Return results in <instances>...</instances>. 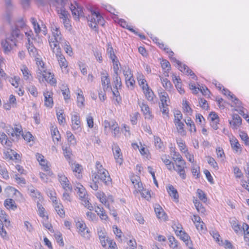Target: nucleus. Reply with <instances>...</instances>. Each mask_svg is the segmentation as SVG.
<instances>
[{
    "mask_svg": "<svg viewBox=\"0 0 249 249\" xmlns=\"http://www.w3.org/2000/svg\"><path fill=\"white\" fill-rule=\"evenodd\" d=\"M26 26L23 18L18 20L16 24L15 29H13L10 35H7L6 39L1 42V45L5 53L10 52L14 46H17L19 39H22L23 35L20 33L19 28L22 29Z\"/></svg>",
    "mask_w": 249,
    "mask_h": 249,
    "instance_id": "f257e3e1",
    "label": "nucleus"
},
{
    "mask_svg": "<svg viewBox=\"0 0 249 249\" xmlns=\"http://www.w3.org/2000/svg\"><path fill=\"white\" fill-rule=\"evenodd\" d=\"M96 167L97 170V173L93 174L92 177L96 179L99 182V181L103 182L105 185H108L111 183V179L108 171L103 167L102 165L99 161L96 163Z\"/></svg>",
    "mask_w": 249,
    "mask_h": 249,
    "instance_id": "f03ea898",
    "label": "nucleus"
},
{
    "mask_svg": "<svg viewBox=\"0 0 249 249\" xmlns=\"http://www.w3.org/2000/svg\"><path fill=\"white\" fill-rule=\"evenodd\" d=\"M55 2L58 4H60L61 7L59 8L57 7V13L59 18L63 20V23L66 28H69L71 25L68 16L70 15L68 12L66 10L65 8V2L63 0H56Z\"/></svg>",
    "mask_w": 249,
    "mask_h": 249,
    "instance_id": "7ed1b4c3",
    "label": "nucleus"
},
{
    "mask_svg": "<svg viewBox=\"0 0 249 249\" xmlns=\"http://www.w3.org/2000/svg\"><path fill=\"white\" fill-rule=\"evenodd\" d=\"M50 47L53 53L55 54L60 67L66 68L67 67V60L61 53L60 46L56 44H51V43H50Z\"/></svg>",
    "mask_w": 249,
    "mask_h": 249,
    "instance_id": "20e7f679",
    "label": "nucleus"
},
{
    "mask_svg": "<svg viewBox=\"0 0 249 249\" xmlns=\"http://www.w3.org/2000/svg\"><path fill=\"white\" fill-rule=\"evenodd\" d=\"M37 73L39 81H46L52 85L56 84V80L53 78V75L50 72L47 71L46 70H43V69H40L39 68Z\"/></svg>",
    "mask_w": 249,
    "mask_h": 249,
    "instance_id": "39448f33",
    "label": "nucleus"
},
{
    "mask_svg": "<svg viewBox=\"0 0 249 249\" xmlns=\"http://www.w3.org/2000/svg\"><path fill=\"white\" fill-rule=\"evenodd\" d=\"M52 31L54 40H53V38L49 39V44H50V43H51V44H56V45L59 46V44L62 43V42H63V41H65V39H64L63 38L61 32L59 30V28H57L56 26H55L54 27H53Z\"/></svg>",
    "mask_w": 249,
    "mask_h": 249,
    "instance_id": "423d86ee",
    "label": "nucleus"
},
{
    "mask_svg": "<svg viewBox=\"0 0 249 249\" xmlns=\"http://www.w3.org/2000/svg\"><path fill=\"white\" fill-rule=\"evenodd\" d=\"M178 162L176 164V168L175 167L174 170L178 172L180 177L183 179L186 178V174L185 171V161L184 160H181L180 158H178Z\"/></svg>",
    "mask_w": 249,
    "mask_h": 249,
    "instance_id": "0eeeda50",
    "label": "nucleus"
},
{
    "mask_svg": "<svg viewBox=\"0 0 249 249\" xmlns=\"http://www.w3.org/2000/svg\"><path fill=\"white\" fill-rule=\"evenodd\" d=\"M76 226L77 228L79 230V232L81 236L86 238H89V229L83 222H77L76 224Z\"/></svg>",
    "mask_w": 249,
    "mask_h": 249,
    "instance_id": "6e6552de",
    "label": "nucleus"
},
{
    "mask_svg": "<svg viewBox=\"0 0 249 249\" xmlns=\"http://www.w3.org/2000/svg\"><path fill=\"white\" fill-rule=\"evenodd\" d=\"M58 179L63 188L67 191H71L72 186L69 184L68 178L64 175L59 174L58 175Z\"/></svg>",
    "mask_w": 249,
    "mask_h": 249,
    "instance_id": "1a4fd4ad",
    "label": "nucleus"
},
{
    "mask_svg": "<svg viewBox=\"0 0 249 249\" xmlns=\"http://www.w3.org/2000/svg\"><path fill=\"white\" fill-rule=\"evenodd\" d=\"M142 89L146 99L149 101H153L155 95L152 90L149 88L148 84H146L145 86H143Z\"/></svg>",
    "mask_w": 249,
    "mask_h": 249,
    "instance_id": "9d476101",
    "label": "nucleus"
},
{
    "mask_svg": "<svg viewBox=\"0 0 249 249\" xmlns=\"http://www.w3.org/2000/svg\"><path fill=\"white\" fill-rule=\"evenodd\" d=\"M231 125H232L233 129H237L242 123L241 118L237 114H234L232 116V120L230 121Z\"/></svg>",
    "mask_w": 249,
    "mask_h": 249,
    "instance_id": "9b49d317",
    "label": "nucleus"
},
{
    "mask_svg": "<svg viewBox=\"0 0 249 249\" xmlns=\"http://www.w3.org/2000/svg\"><path fill=\"white\" fill-rule=\"evenodd\" d=\"M45 106L47 107H52L53 105L52 93L49 91L44 92Z\"/></svg>",
    "mask_w": 249,
    "mask_h": 249,
    "instance_id": "f8f14e48",
    "label": "nucleus"
},
{
    "mask_svg": "<svg viewBox=\"0 0 249 249\" xmlns=\"http://www.w3.org/2000/svg\"><path fill=\"white\" fill-rule=\"evenodd\" d=\"M113 151L114 158L116 159L117 162L120 164H122L123 162L122 154L120 148L118 145H115L114 148H113Z\"/></svg>",
    "mask_w": 249,
    "mask_h": 249,
    "instance_id": "ddd939ff",
    "label": "nucleus"
},
{
    "mask_svg": "<svg viewBox=\"0 0 249 249\" xmlns=\"http://www.w3.org/2000/svg\"><path fill=\"white\" fill-rule=\"evenodd\" d=\"M167 190L169 194V196L174 199L178 201L179 196L177 189H176L173 185H169L167 188Z\"/></svg>",
    "mask_w": 249,
    "mask_h": 249,
    "instance_id": "4468645a",
    "label": "nucleus"
},
{
    "mask_svg": "<svg viewBox=\"0 0 249 249\" xmlns=\"http://www.w3.org/2000/svg\"><path fill=\"white\" fill-rule=\"evenodd\" d=\"M176 233L177 236H179L180 238L184 242H185V244L187 246H189V236L184 231H182L181 230L180 231H176Z\"/></svg>",
    "mask_w": 249,
    "mask_h": 249,
    "instance_id": "2eb2a0df",
    "label": "nucleus"
},
{
    "mask_svg": "<svg viewBox=\"0 0 249 249\" xmlns=\"http://www.w3.org/2000/svg\"><path fill=\"white\" fill-rule=\"evenodd\" d=\"M154 209L156 215L159 218L165 219L164 216H165V213L160 205L156 204Z\"/></svg>",
    "mask_w": 249,
    "mask_h": 249,
    "instance_id": "dca6fc26",
    "label": "nucleus"
},
{
    "mask_svg": "<svg viewBox=\"0 0 249 249\" xmlns=\"http://www.w3.org/2000/svg\"><path fill=\"white\" fill-rule=\"evenodd\" d=\"M173 81L178 91L181 94H184L185 91L182 89L181 79L179 77L175 76V78H173Z\"/></svg>",
    "mask_w": 249,
    "mask_h": 249,
    "instance_id": "f3484780",
    "label": "nucleus"
},
{
    "mask_svg": "<svg viewBox=\"0 0 249 249\" xmlns=\"http://www.w3.org/2000/svg\"><path fill=\"white\" fill-rule=\"evenodd\" d=\"M160 95V101H161V106L164 107V106H168L167 103V99H169V96L166 92L163 90L160 92H159Z\"/></svg>",
    "mask_w": 249,
    "mask_h": 249,
    "instance_id": "a211bd4d",
    "label": "nucleus"
},
{
    "mask_svg": "<svg viewBox=\"0 0 249 249\" xmlns=\"http://www.w3.org/2000/svg\"><path fill=\"white\" fill-rule=\"evenodd\" d=\"M4 205L8 209H11L15 210L17 208L15 201L11 198H7L5 200Z\"/></svg>",
    "mask_w": 249,
    "mask_h": 249,
    "instance_id": "6ab92c4d",
    "label": "nucleus"
},
{
    "mask_svg": "<svg viewBox=\"0 0 249 249\" xmlns=\"http://www.w3.org/2000/svg\"><path fill=\"white\" fill-rule=\"evenodd\" d=\"M102 85L103 87V89L105 91L107 90L110 85V79L108 75L102 76L101 77Z\"/></svg>",
    "mask_w": 249,
    "mask_h": 249,
    "instance_id": "aec40b11",
    "label": "nucleus"
},
{
    "mask_svg": "<svg viewBox=\"0 0 249 249\" xmlns=\"http://www.w3.org/2000/svg\"><path fill=\"white\" fill-rule=\"evenodd\" d=\"M91 13L92 16H94L96 17V21L98 24H100L102 26L104 25L105 20L101 15L100 13L99 12H96L94 10L91 11Z\"/></svg>",
    "mask_w": 249,
    "mask_h": 249,
    "instance_id": "412c9836",
    "label": "nucleus"
},
{
    "mask_svg": "<svg viewBox=\"0 0 249 249\" xmlns=\"http://www.w3.org/2000/svg\"><path fill=\"white\" fill-rule=\"evenodd\" d=\"M95 211L102 219L106 220L107 218V215L104 212V210L103 208H100L97 206L95 207Z\"/></svg>",
    "mask_w": 249,
    "mask_h": 249,
    "instance_id": "4be33fe9",
    "label": "nucleus"
},
{
    "mask_svg": "<svg viewBox=\"0 0 249 249\" xmlns=\"http://www.w3.org/2000/svg\"><path fill=\"white\" fill-rule=\"evenodd\" d=\"M193 202L197 212L201 213H204L205 209L199 200L197 199H195L194 200Z\"/></svg>",
    "mask_w": 249,
    "mask_h": 249,
    "instance_id": "5701e85b",
    "label": "nucleus"
},
{
    "mask_svg": "<svg viewBox=\"0 0 249 249\" xmlns=\"http://www.w3.org/2000/svg\"><path fill=\"white\" fill-rule=\"evenodd\" d=\"M107 53L109 55V57L111 59L112 61H114V60L117 59L115 55L113 48L110 43H108L107 48Z\"/></svg>",
    "mask_w": 249,
    "mask_h": 249,
    "instance_id": "b1692460",
    "label": "nucleus"
},
{
    "mask_svg": "<svg viewBox=\"0 0 249 249\" xmlns=\"http://www.w3.org/2000/svg\"><path fill=\"white\" fill-rule=\"evenodd\" d=\"M87 19L89 22V25L92 29H95L96 30V27L98 25L96 19V17L94 16L91 15V17L89 16V18H87Z\"/></svg>",
    "mask_w": 249,
    "mask_h": 249,
    "instance_id": "393cba45",
    "label": "nucleus"
},
{
    "mask_svg": "<svg viewBox=\"0 0 249 249\" xmlns=\"http://www.w3.org/2000/svg\"><path fill=\"white\" fill-rule=\"evenodd\" d=\"M53 206L58 214L61 217H64L65 216V212L62 208L63 206L61 204H58V203H55Z\"/></svg>",
    "mask_w": 249,
    "mask_h": 249,
    "instance_id": "a878e982",
    "label": "nucleus"
},
{
    "mask_svg": "<svg viewBox=\"0 0 249 249\" xmlns=\"http://www.w3.org/2000/svg\"><path fill=\"white\" fill-rule=\"evenodd\" d=\"M174 123L177 125V128L178 129V133L181 135L184 136L186 134L185 131L183 129L184 124L181 121L174 122Z\"/></svg>",
    "mask_w": 249,
    "mask_h": 249,
    "instance_id": "bb28decb",
    "label": "nucleus"
},
{
    "mask_svg": "<svg viewBox=\"0 0 249 249\" xmlns=\"http://www.w3.org/2000/svg\"><path fill=\"white\" fill-rule=\"evenodd\" d=\"M61 44L62 46L64 47L66 53H68L69 55H71V53H72V48L71 47L70 43L65 40V41H63V42H62V43H61Z\"/></svg>",
    "mask_w": 249,
    "mask_h": 249,
    "instance_id": "cd10ccee",
    "label": "nucleus"
},
{
    "mask_svg": "<svg viewBox=\"0 0 249 249\" xmlns=\"http://www.w3.org/2000/svg\"><path fill=\"white\" fill-rule=\"evenodd\" d=\"M231 147L236 152L241 151L240 144L236 139H232L230 141Z\"/></svg>",
    "mask_w": 249,
    "mask_h": 249,
    "instance_id": "c85d7f7f",
    "label": "nucleus"
},
{
    "mask_svg": "<svg viewBox=\"0 0 249 249\" xmlns=\"http://www.w3.org/2000/svg\"><path fill=\"white\" fill-rule=\"evenodd\" d=\"M98 235L102 246L104 247H106L107 242V239L106 240L105 233L102 230H101L100 231H98Z\"/></svg>",
    "mask_w": 249,
    "mask_h": 249,
    "instance_id": "c756f323",
    "label": "nucleus"
},
{
    "mask_svg": "<svg viewBox=\"0 0 249 249\" xmlns=\"http://www.w3.org/2000/svg\"><path fill=\"white\" fill-rule=\"evenodd\" d=\"M66 135L68 142L73 145H75L76 143V139L74 135L70 131H67L66 132Z\"/></svg>",
    "mask_w": 249,
    "mask_h": 249,
    "instance_id": "7c9ffc66",
    "label": "nucleus"
},
{
    "mask_svg": "<svg viewBox=\"0 0 249 249\" xmlns=\"http://www.w3.org/2000/svg\"><path fill=\"white\" fill-rule=\"evenodd\" d=\"M75 190H77V193L81 199L86 198V192L82 185H80V187H76Z\"/></svg>",
    "mask_w": 249,
    "mask_h": 249,
    "instance_id": "2f4dec72",
    "label": "nucleus"
},
{
    "mask_svg": "<svg viewBox=\"0 0 249 249\" xmlns=\"http://www.w3.org/2000/svg\"><path fill=\"white\" fill-rule=\"evenodd\" d=\"M29 190L30 191L31 196L33 197L37 198L39 200L42 199L40 193L35 188L32 187L31 188H29Z\"/></svg>",
    "mask_w": 249,
    "mask_h": 249,
    "instance_id": "473e14b6",
    "label": "nucleus"
},
{
    "mask_svg": "<svg viewBox=\"0 0 249 249\" xmlns=\"http://www.w3.org/2000/svg\"><path fill=\"white\" fill-rule=\"evenodd\" d=\"M96 196L100 199V202L104 204L106 207H107L109 208V205H107V201L105 196V194L102 192H97L96 195Z\"/></svg>",
    "mask_w": 249,
    "mask_h": 249,
    "instance_id": "72a5a7b5",
    "label": "nucleus"
},
{
    "mask_svg": "<svg viewBox=\"0 0 249 249\" xmlns=\"http://www.w3.org/2000/svg\"><path fill=\"white\" fill-rule=\"evenodd\" d=\"M113 82L115 85V87L116 89L120 88L122 86V82L121 78L119 76V74H114Z\"/></svg>",
    "mask_w": 249,
    "mask_h": 249,
    "instance_id": "f704fd0d",
    "label": "nucleus"
},
{
    "mask_svg": "<svg viewBox=\"0 0 249 249\" xmlns=\"http://www.w3.org/2000/svg\"><path fill=\"white\" fill-rule=\"evenodd\" d=\"M31 21L32 23V24L34 26V30L36 33L37 34L40 33L41 29L38 23L36 22V20L35 18H31Z\"/></svg>",
    "mask_w": 249,
    "mask_h": 249,
    "instance_id": "c9c22d12",
    "label": "nucleus"
},
{
    "mask_svg": "<svg viewBox=\"0 0 249 249\" xmlns=\"http://www.w3.org/2000/svg\"><path fill=\"white\" fill-rule=\"evenodd\" d=\"M197 196L200 200L203 202H206L207 200L206 195L204 192L201 189H198L196 191Z\"/></svg>",
    "mask_w": 249,
    "mask_h": 249,
    "instance_id": "e433bc0d",
    "label": "nucleus"
},
{
    "mask_svg": "<svg viewBox=\"0 0 249 249\" xmlns=\"http://www.w3.org/2000/svg\"><path fill=\"white\" fill-rule=\"evenodd\" d=\"M139 105L143 114L145 115H148L150 116L149 107L148 105L143 102L141 104L139 103Z\"/></svg>",
    "mask_w": 249,
    "mask_h": 249,
    "instance_id": "4c0bfd02",
    "label": "nucleus"
},
{
    "mask_svg": "<svg viewBox=\"0 0 249 249\" xmlns=\"http://www.w3.org/2000/svg\"><path fill=\"white\" fill-rule=\"evenodd\" d=\"M163 87L167 90H170L172 88V85L170 81L167 78L161 79Z\"/></svg>",
    "mask_w": 249,
    "mask_h": 249,
    "instance_id": "58836bf2",
    "label": "nucleus"
},
{
    "mask_svg": "<svg viewBox=\"0 0 249 249\" xmlns=\"http://www.w3.org/2000/svg\"><path fill=\"white\" fill-rule=\"evenodd\" d=\"M63 113V111L62 110H59L56 113L57 118L60 124H62L66 121L65 117Z\"/></svg>",
    "mask_w": 249,
    "mask_h": 249,
    "instance_id": "ea45409f",
    "label": "nucleus"
},
{
    "mask_svg": "<svg viewBox=\"0 0 249 249\" xmlns=\"http://www.w3.org/2000/svg\"><path fill=\"white\" fill-rule=\"evenodd\" d=\"M186 124L188 126H190V131L191 132H196V128L194 122L191 120L190 118H189L186 121H185Z\"/></svg>",
    "mask_w": 249,
    "mask_h": 249,
    "instance_id": "a19ab883",
    "label": "nucleus"
},
{
    "mask_svg": "<svg viewBox=\"0 0 249 249\" xmlns=\"http://www.w3.org/2000/svg\"><path fill=\"white\" fill-rule=\"evenodd\" d=\"M161 65L162 68L163 69H167V71H166L167 74L165 75V76H168V72H169V70H170V68H171L170 63L166 60H163L161 62Z\"/></svg>",
    "mask_w": 249,
    "mask_h": 249,
    "instance_id": "79ce46f5",
    "label": "nucleus"
},
{
    "mask_svg": "<svg viewBox=\"0 0 249 249\" xmlns=\"http://www.w3.org/2000/svg\"><path fill=\"white\" fill-rule=\"evenodd\" d=\"M74 4L71 3L70 8L71 11L72 16L76 19L77 15V12H79V10H78L77 6L75 4V2H76L74 1Z\"/></svg>",
    "mask_w": 249,
    "mask_h": 249,
    "instance_id": "37998d69",
    "label": "nucleus"
},
{
    "mask_svg": "<svg viewBox=\"0 0 249 249\" xmlns=\"http://www.w3.org/2000/svg\"><path fill=\"white\" fill-rule=\"evenodd\" d=\"M177 142L179 147L180 150L181 152L184 153L187 152V149L186 147V145L181 139L177 140Z\"/></svg>",
    "mask_w": 249,
    "mask_h": 249,
    "instance_id": "c03bdc74",
    "label": "nucleus"
},
{
    "mask_svg": "<svg viewBox=\"0 0 249 249\" xmlns=\"http://www.w3.org/2000/svg\"><path fill=\"white\" fill-rule=\"evenodd\" d=\"M6 214L5 212L2 210H0V218L3 220L4 222H5V225L6 226H8L10 225V221H8L6 218Z\"/></svg>",
    "mask_w": 249,
    "mask_h": 249,
    "instance_id": "a18cd8bd",
    "label": "nucleus"
},
{
    "mask_svg": "<svg viewBox=\"0 0 249 249\" xmlns=\"http://www.w3.org/2000/svg\"><path fill=\"white\" fill-rule=\"evenodd\" d=\"M154 143L155 146L158 149H162L163 147V143L160 138L154 137Z\"/></svg>",
    "mask_w": 249,
    "mask_h": 249,
    "instance_id": "49530a36",
    "label": "nucleus"
},
{
    "mask_svg": "<svg viewBox=\"0 0 249 249\" xmlns=\"http://www.w3.org/2000/svg\"><path fill=\"white\" fill-rule=\"evenodd\" d=\"M168 240L170 242L169 246L173 249L177 248V242L174 236H171L168 237Z\"/></svg>",
    "mask_w": 249,
    "mask_h": 249,
    "instance_id": "de8ad7c7",
    "label": "nucleus"
},
{
    "mask_svg": "<svg viewBox=\"0 0 249 249\" xmlns=\"http://www.w3.org/2000/svg\"><path fill=\"white\" fill-rule=\"evenodd\" d=\"M240 136L241 139L245 142V144L246 145H249V137L247 134L244 132H241Z\"/></svg>",
    "mask_w": 249,
    "mask_h": 249,
    "instance_id": "09e8293b",
    "label": "nucleus"
},
{
    "mask_svg": "<svg viewBox=\"0 0 249 249\" xmlns=\"http://www.w3.org/2000/svg\"><path fill=\"white\" fill-rule=\"evenodd\" d=\"M20 80L19 77L15 76L14 78H10L9 79V81L11 83L12 86H14L15 88H17L18 86V82Z\"/></svg>",
    "mask_w": 249,
    "mask_h": 249,
    "instance_id": "8fccbe9b",
    "label": "nucleus"
},
{
    "mask_svg": "<svg viewBox=\"0 0 249 249\" xmlns=\"http://www.w3.org/2000/svg\"><path fill=\"white\" fill-rule=\"evenodd\" d=\"M75 4L77 6L78 10H79V12H77V15L76 19L79 20L80 17H85V16L82 7L79 5V4L77 2H75Z\"/></svg>",
    "mask_w": 249,
    "mask_h": 249,
    "instance_id": "3c124183",
    "label": "nucleus"
},
{
    "mask_svg": "<svg viewBox=\"0 0 249 249\" xmlns=\"http://www.w3.org/2000/svg\"><path fill=\"white\" fill-rule=\"evenodd\" d=\"M77 99L78 106L79 107L84 106V102L85 101L84 97L82 94H80V93H78L77 94Z\"/></svg>",
    "mask_w": 249,
    "mask_h": 249,
    "instance_id": "603ef678",
    "label": "nucleus"
},
{
    "mask_svg": "<svg viewBox=\"0 0 249 249\" xmlns=\"http://www.w3.org/2000/svg\"><path fill=\"white\" fill-rule=\"evenodd\" d=\"M62 92L64 96V98L66 102H68V100L70 98V92L68 88L62 89Z\"/></svg>",
    "mask_w": 249,
    "mask_h": 249,
    "instance_id": "864d4df0",
    "label": "nucleus"
},
{
    "mask_svg": "<svg viewBox=\"0 0 249 249\" xmlns=\"http://www.w3.org/2000/svg\"><path fill=\"white\" fill-rule=\"evenodd\" d=\"M137 80L140 86H142V87L143 86H144V84L146 82V80L144 78V76L142 74L138 73Z\"/></svg>",
    "mask_w": 249,
    "mask_h": 249,
    "instance_id": "5fc2aeb1",
    "label": "nucleus"
},
{
    "mask_svg": "<svg viewBox=\"0 0 249 249\" xmlns=\"http://www.w3.org/2000/svg\"><path fill=\"white\" fill-rule=\"evenodd\" d=\"M208 162L214 169H217L218 168V164L213 158L209 157Z\"/></svg>",
    "mask_w": 249,
    "mask_h": 249,
    "instance_id": "6e6d98bb",
    "label": "nucleus"
},
{
    "mask_svg": "<svg viewBox=\"0 0 249 249\" xmlns=\"http://www.w3.org/2000/svg\"><path fill=\"white\" fill-rule=\"evenodd\" d=\"M52 135L53 138L54 136H56L55 139L57 142H58L60 139V136L58 129L56 128H54L53 130H52Z\"/></svg>",
    "mask_w": 249,
    "mask_h": 249,
    "instance_id": "4d7b16f0",
    "label": "nucleus"
},
{
    "mask_svg": "<svg viewBox=\"0 0 249 249\" xmlns=\"http://www.w3.org/2000/svg\"><path fill=\"white\" fill-rule=\"evenodd\" d=\"M37 207L39 211V215L41 217H44V211L45 209L43 208V207L42 206L41 204H40L39 202L37 203Z\"/></svg>",
    "mask_w": 249,
    "mask_h": 249,
    "instance_id": "13d9d810",
    "label": "nucleus"
},
{
    "mask_svg": "<svg viewBox=\"0 0 249 249\" xmlns=\"http://www.w3.org/2000/svg\"><path fill=\"white\" fill-rule=\"evenodd\" d=\"M63 150L64 151V155L65 157L67 160H70L71 159V152L70 151L69 149L67 147H64V146L62 147Z\"/></svg>",
    "mask_w": 249,
    "mask_h": 249,
    "instance_id": "bf43d9fd",
    "label": "nucleus"
},
{
    "mask_svg": "<svg viewBox=\"0 0 249 249\" xmlns=\"http://www.w3.org/2000/svg\"><path fill=\"white\" fill-rule=\"evenodd\" d=\"M112 62L113 63V71L114 74H118V71L119 69L118 65L120 64L119 61L118 59H116V60H114V61H112Z\"/></svg>",
    "mask_w": 249,
    "mask_h": 249,
    "instance_id": "052dcab7",
    "label": "nucleus"
},
{
    "mask_svg": "<svg viewBox=\"0 0 249 249\" xmlns=\"http://www.w3.org/2000/svg\"><path fill=\"white\" fill-rule=\"evenodd\" d=\"M72 124H80V117L77 114H74L71 117Z\"/></svg>",
    "mask_w": 249,
    "mask_h": 249,
    "instance_id": "680f3d73",
    "label": "nucleus"
},
{
    "mask_svg": "<svg viewBox=\"0 0 249 249\" xmlns=\"http://www.w3.org/2000/svg\"><path fill=\"white\" fill-rule=\"evenodd\" d=\"M28 91L30 93L35 97H36L37 95V91L35 87L33 86H30L28 87Z\"/></svg>",
    "mask_w": 249,
    "mask_h": 249,
    "instance_id": "e2e57ef3",
    "label": "nucleus"
},
{
    "mask_svg": "<svg viewBox=\"0 0 249 249\" xmlns=\"http://www.w3.org/2000/svg\"><path fill=\"white\" fill-rule=\"evenodd\" d=\"M14 129L15 131V136L16 137V138L18 139V138H19L20 135H22L23 133L21 127V126H19V127H15Z\"/></svg>",
    "mask_w": 249,
    "mask_h": 249,
    "instance_id": "0e129e2a",
    "label": "nucleus"
},
{
    "mask_svg": "<svg viewBox=\"0 0 249 249\" xmlns=\"http://www.w3.org/2000/svg\"><path fill=\"white\" fill-rule=\"evenodd\" d=\"M204 173L205 174L206 177L208 180L211 183H213V177H212L210 172L208 170L205 169L204 171Z\"/></svg>",
    "mask_w": 249,
    "mask_h": 249,
    "instance_id": "69168bd1",
    "label": "nucleus"
},
{
    "mask_svg": "<svg viewBox=\"0 0 249 249\" xmlns=\"http://www.w3.org/2000/svg\"><path fill=\"white\" fill-rule=\"evenodd\" d=\"M198 90H200L202 93V94L205 96L208 95L209 93L210 92L209 89L206 86H202L200 88H198Z\"/></svg>",
    "mask_w": 249,
    "mask_h": 249,
    "instance_id": "338daca9",
    "label": "nucleus"
},
{
    "mask_svg": "<svg viewBox=\"0 0 249 249\" xmlns=\"http://www.w3.org/2000/svg\"><path fill=\"white\" fill-rule=\"evenodd\" d=\"M179 70L181 72H183L185 73L186 74H188L190 72V71L191 70L189 69V68L187 66H186L185 64H183L182 65H181L180 68L179 69Z\"/></svg>",
    "mask_w": 249,
    "mask_h": 249,
    "instance_id": "774afa93",
    "label": "nucleus"
}]
</instances>
